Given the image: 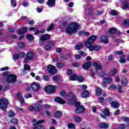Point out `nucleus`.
<instances>
[{
	"mask_svg": "<svg viewBox=\"0 0 129 129\" xmlns=\"http://www.w3.org/2000/svg\"><path fill=\"white\" fill-rule=\"evenodd\" d=\"M80 27V25L76 22H73L70 24L67 27L66 32L68 34L70 35H72L77 32V30Z\"/></svg>",
	"mask_w": 129,
	"mask_h": 129,
	"instance_id": "obj_1",
	"label": "nucleus"
},
{
	"mask_svg": "<svg viewBox=\"0 0 129 129\" xmlns=\"http://www.w3.org/2000/svg\"><path fill=\"white\" fill-rule=\"evenodd\" d=\"M66 99L69 102L71 103H74L76 101L77 98L75 95V94L73 93V92H70L69 94L66 96Z\"/></svg>",
	"mask_w": 129,
	"mask_h": 129,
	"instance_id": "obj_2",
	"label": "nucleus"
},
{
	"mask_svg": "<svg viewBox=\"0 0 129 129\" xmlns=\"http://www.w3.org/2000/svg\"><path fill=\"white\" fill-rule=\"evenodd\" d=\"M9 105V100L6 98L0 99V109H7Z\"/></svg>",
	"mask_w": 129,
	"mask_h": 129,
	"instance_id": "obj_3",
	"label": "nucleus"
},
{
	"mask_svg": "<svg viewBox=\"0 0 129 129\" xmlns=\"http://www.w3.org/2000/svg\"><path fill=\"white\" fill-rule=\"evenodd\" d=\"M51 38V36L49 34H42L39 39L40 45H44L46 41H48Z\"/></svg>",
	"mask_w": 129,
	"mask_h": 129,
	"instance_id": "obj_4",
	"label": "nucleus"
},
{
	"mask_svg": "<svg viewBox=\"0 0 129 129\" xmlns=\"http://www.w3.org/2000/svg\"><path fill=\"white\" fill-rule=\"evenodd\" d=\"M95 40H96V36L95 35H92L89 37L87 41L85 42L86 48H87V45H89V46H92V45H91V44L94 43V42H95Z\"/></svg>",
	"mask_w": 129,
	"mask_h": 129,
	"instance_id": "obj_5",
	"label": "nucleus"
},
{
	"mask_svg": "<svg viewBox=\"0 0 129 129\" xmlns=\"http://www.w3.org/2000/svg\"><path fill=\"white\" fill-rule=\"evenodd\" d=\"M87 49H89V51H91V52H92V51H98L99 50H100V46L97 45H91L89 46V45H87Z\"/></svg>",
	"mask_w": 129,
	"mask_h": 129,
	"instance_id": "obj_6",
	"label": "nucleus"
},
{
	"mask_svg": "<svg viewBox=\"0 0 129 129\" xmlns=\"http://www.w3.org/2000/svg\"><path fill=\"white\" fill-rule=\"evenodd\" d=\"M16 80L17 76L14 74L10 75L7 78V82L8 83H15Z\"/></svg>",
	"mask_w": 129,
	"mask_h": 129,
	"instance_id": "obj_7",
	"label": "nucleus"
},
{
	"mask_svg": "<svg viewBox=\"0 0 129 129\" xmlns=\"http://www.w3.org/2000/svg\"><path fill=\"white\" fill-rule=\"evenodd\" d=\"M44 90L48 93H54L56 91V87L53 86H48L45 88Z\"/></svg>",
	"mask_w": 129,
	"mask_h": 129,
	"instance_id": "obj_8",
	"label": "nucleus"
},
{
	"mask_svg": "<svg viewBox=\"0 0 129 129\" xmlns=\"http://www.w3.org/2000/svg\"><path fill=\"white\" fill-rule=\"evenodd\" d=\"M47 71L49 74H55L57 72V70H56L55 67L52 64H49L47 66Z\"/></svg>",
	"mask_w": 129,
	"mask_h": 129,
	"instance_id": "obj_9",
	"label": "nucleus"
},
{
	"mask_svg": "<svg viewBox=\"0 0 129 129\" xmlns=\"http://www.w3.org/2000/svg\"><path fill=\"white\" fill-rule=\"evenodd\" d=\"M31 88L33 91H39L40 88V84L38 83H33L31 85Z\"/></svg>",
	"mask_w": 129,
	"mask_h": 129,
	"instance_id": "obj_10",
	"label": "nucleus"
},
{
	"mask_svg": "<svg viewBox=\"0 0 129 129\" xmlns=\"http://www.w3.org/2000/svg\"><path fill=\"white\" fill-rule=\"evenodd\" d=\"M85 110V108L84 107L82 106H80L79 107H77L76 110L75 111L76 113H82L84 112Z\"/></svg>",
	"mask_w": 129,
	"mask_h": 129,
	"instance_id": "obj_11",
	"label": "nucleus"
},
{
	"mask_svg": "<svg viewBox=\"0 0 129 129\" xmlns=\"http://www.w3.org/2000/svg\"><path fill=\"white\" fill-rule=\"evenodd\" d=\"M34 56L35 54L32 51L28 52L26 55V57L28 60H32V59L34 58Z\"/></svg>",
	"mask_w": 129,
	"mask_h": 129,
	"instance_id": "obj_12",
	"label": "nucleus"
},
{
	"mask_svg": "<svg viewBox=\"0 0 129 129\" xmlns=\"http://www.w3.org/2000/svg\"><path fill=\"white\" fill-rule=\"evenodd\" d=\"M119 104L118 102L116 101H112L111 103V106L112 108H114V109H116L119 107Z\"/></svg>",
	"mask_w": 129,
	"mask_h": 129,
	"instance_id": "obj_13",
	"label": "nucleus"
},
{
	"mask_svg": "<svg viewBox=\"0 0 129 129\" xmlns=\"http://www.w3.org/2000/svg\"><path fill=\"white\" fill-rule=\"evenodd\" d=\"M128 81H127V79L125 77H123L121 80V85L122 86H126L127 84H128Z\"/></svg>",
	"mask_w": 129,
	"mask_h": 129,
	"instance_id": "obj_14",
	"label": "nucleus"
},
{
	"mask_svg": "<svg viewBox=\"0 0 129 129\" xmlns=\"http://www.w3.org/2000/svg\"><path fill=\"white\" fill-rule=\"evenodd\" d=\"M55 4L56 1H55V0H48L47 2V6L49 8H53V7H55Z\"/></svg>",
	"mask_w": 129,
	"mask_h": 129,
	"instance_id": "obj_15",
	"label": "nucleus"
},
{
	"mask_svg": "<svg viewBox=\"0 0 129 129\" xmlns=\"http://www.w3.org/2000/svg\"><path fill=\"white\" fill-rule=\"evenodd\" d=\"M100 40L102 43H104L105 44L108 43V37H107L106 35L102 36V37L100 38Z\"/></svg>",
	"mask_w": 129,
	"mask_h": 129,
	"instance_id": "obj_16",
	"label": "nucleus"
},
{
	"mask_svg": "<svg viewBox=\"0 0 129 129\" xmlns=\"http://www.w3.org/2000/svg\"><path fill=\"white\" fill-rule=\"evenodd\" d=\"M99 127L100 128H108V127H109V124L107 123H101L99 124Z\"/></svg>",
	"mask_w": 129,
	"mask_h": 129,
	"instance_id": "obj_17",
	"label": "nucleus"
},
{
	"mask_svg": "<svg viewBox=\"0 0 129 129\" xmlns=\"http://www.w3.org/2000/svg\"><path fill=\"white\" fill-rule=\"evenodd\" d=\"M27 31H28L27 27H23L21 30L18 31V33L19 35H23V34H25V33H27Z\"/></svg>",
	"mask_w": 129,
	"mask_h": 129,
	"instance_id": "obj_18",
	"label": "nucleus"
},
{
	"mask_svg": "<svg viewBox=\"0 0 129 129\" xmlns=\"http://www.w3.org/2000/svg\"><path fill=\"white\" fill-rule=\"evenodd\" d=\"M90 66H91V62H87L83 65V69H85V70H88Z\"/></svg>",
	"mask_w": 129,
	"mask_h": 129,
	"instance_id": "obj_19",
	"label": "nucleus"
},
{
	"mask_svg": "<svg viewBox=\"0 0 129 129\" xmlns=\"http://www.w3.org/2000/svg\"><path fill=\"white\" fill-rule=\"evenodd\" d=\"M55 101L56 102H57L58 103H60V104H65V101L63 100V99L60 98V97H57L55 99Z\"/></svg>",
	"mask_w": 129,
	"mask_h": 129,
	"instance_id": "obj_20",
	"label": "nucleus"
},
{
	"mask_svg": "<svg viewBox=\"0 0 129 129\" xmlns=\"http://www.w3.org/2000/svg\"><path fill=\"white\" fill-rule=\"evenodd\" d=\"M129 8V4L126 1H124L123 2V6L122 7V10H127Z\"/></svg>",
	"mask_w": 129,
	"mask_h": 129,
	"instance_id": "obj_21",
	"label": "nucleus"
},
{
	"mask_svg": "<svg viewBox=\"0 0 129 129\" xmlns=\"http://www.w3.org/2000/svg\"><path fill=\"white\" fill-rule=\"evenodd\" d=\"M17 96L19 101H20L21 103H23L24 101H25V100H24L23 97H22V95L20 94V93H18L17 94Z\"/></svg>",
	"mask_w": 129,
	"mask_h": 129,
	"instance_id": "obj_22",
	"label": "nucleus"
},
{
	"mask_svg": "<svg viewBox=\"0 0 129 129\" xmlns=\"http://www.w3.org/2000/svg\"><path fill=\"white\" fill-rule=\"evenodd\" d=\"M117 73V70L116 69H113V70H111L110 72L109 73L108 75L109 76H112L113 75H115Z\"/></svg>",
	"mask_w": 129,
	"mask_h": 129,
	"instance_id": "obj_23",
	"label": "nucleus"
},
{
	"mask_svg": "<svg viewBox=\"0 0 129 129\" xmlns=\"http://www.w3.org/2000/svg\"><path fill=\"white\" fill-rule=\"evenodd\" d=\"M30 69H31V67L29 64H24V69L23 70V73H26V70L29 71Z\"/></svg>",
	"mask_w": 129,
	"mask_h": 129,
	"instance_id": "obj_24",
	"label": "nucleus"
},
{
	"mask_svg": "<svg viewBox=\"0 0 129 129\" xmlns=\"http://www.w3.org/2000/svg\"><path fill=\"white\" fill-rule=\"evenodd\" d=\"M82 120V118L80 116H75V122H77V123H80Z\"/></svg>",
	"mask_w": 129,
	"mask_h": 129,
	"instance_id": "obj_25",
	"label": "nucleus"
},
{
	"mask_svg": "<svg viewBox=\"0 0 129 129\" xmlns=\"http://www.w3.org/2000/svg\"><path fill=\"white\" fill-rule=\"evenodd\" d=\"M41 108H42V107H41V105H40V104H35V106L34 107L35 111H40V110H41Z\"/></svg>",
	"mask_w": 129,
	"mask_h": 129,
	"instance_id": "obj_26",
	"label": "nucleus"
},
{
	"mask_svg": "<svg viewBox=\"0 0 129 129\" xmlns=\"http://www.w3.org/2000/svg\"><path fill=\"white\" fill-rule=\"evenodd\" d=\"M93 65L94 67H95L96 69H97V70H100V69H101L102 68L101 66L99 64L97 63V62H94Z\"/></svg>",
	"mask_w": 129,
	"mask_h": 129,
	"instance_id": "obj_27",
	"label": "nucleus"
},
{
	"mask_svg": "<svg viewBox=\"0 0 129 129\" xmlns=\"http://www.w3.org/2000/svg\"><path fill=\"white\" fill-rule=\"evenodd\" d=\"M29 30L30 31H34V35H38L39 33V31H38V29L35 28V27H30Z\"/></svg>",
	"mask_w": 129,
	"mask_h": 129,
	"instance_id": "obj_28",
	"label": "nucleus"
},
{
	"mask_svg": "<svg viewBox=\"0 0 129 129\" xmlns=\"http://www.w3.org/2000/svg\"><path fill=\"white\" fill-rule=\"evenodd\" d=\"M78 78V76L77 75L75 74L71 76L70 80H72V81H74L75 80H77Z\"/></svg>",
	"mask_w": 129,
	"mask_h": 129,
	"instance_id": "obj_29",
	"label": "nucleus"
},
{
	"mask_svg": "<svg viewBox=\"0 0 129 129\" xmlns=\"http://www.w3.org/2000/svg\"><path fill=\"white\" fill-rule=\"evenodd\" d=\"M82 47H83V44L79 43L75 46V49L76 50H80Z\"/></svg>",
	"mask_w": 129,
	"mask_h": 129,
	"instance_id": "obj_30",
	"label": "nucleus"
},
{
	"mask_svg": "<svg viewBox=\"0 0 129 129\" xmlns=\"http://www.w3.org/2000/svg\"><path fill=\"white\" fill-rule=\"evenodd\" d=\"M112 79L111 78H105L104 79V82L105 83H110Z\"/></svg>",
	"mask_w": 129,
	"mask_h": 129,
	"instance_id": "obj_31",
	"label": "nucleus"
},
{
	"mask_svg": "<svg viewBox=\"0 0 129 129\" xmlns=\"http://www.w3.org/2000/svg\"><path fill=\"white\" fill-rule=\"evenodd\" d=\"M62 115V112L60 111H57L55 112V116L56 118H59Z\"/></svg>",
	"mask_w": 129,
	"mask_h": 129,
	"instance_id": "obj_32",
	"label": "nucleus"
},
{
	"mask_svg": "<svg viewBox=\"0 0 129 129\" xmlns=\"http://www.w3.org/2000/svg\"><path fill=\"white\" fill-rule=\"evenodd\" d=\"M64 66H65V64L63 63H60V62H57L56 64V67L59 69H60V68H62V67H64Z\"/></svg>",
	"mask_w": 129,
	"mask_h": 129,
	"instance_id": "obj_33",
	"label": "nucleus"
},
{
	"mask_svg": "<svg viewBox=\"0 0 129 129\" xmlns=\"http://www.w3.org/2000/svg\"><path fill=\"white\" fill-rule=\"evenodd\" d=\"M88 95H89V92L88 91H85L84 92H83L82 96V97L85 98L87 97Z\"/></svg>",
	"mask_w": 129,
	"mask_h": 129,
	"instance_id": "obj_34",
	"label": "nucleus"
},
{
	"mask_svg": "<svg viewBox=\"0 0 129 129\" xmlns=\"http://www.w3.org/2000/svg\"><path fill=\"white\" fill-rule=\"evenodd\" d=\"M48 45H50V47L53 48L55 45V42L53 40H50L47 42Z\"/></svg>",
	"mask_w": 129,
	"mask_h": 129,
	"instance_id": "obj_35",
	"label": "nucleus"
},
{
	"mask_svg": "<svg viewBox=\"0 0 129 129\" xmlns=\"http://www.w3.org/2000/svg\"><path fill=\"white\" fill-rule=\"evenodd\" d=\"M101 89L100 88H98L96 89V94L97 95H100L101 94Z\"/></svg>",
	"mask_w": 129,
	"mask_h": 129,
	"instance_id": "obj_36",
	"label": "nucleus"
},
{
	"mask_svg": "<svg viewBox=\"0 0 129 129\" xmlns=\"http://www.w3.org/2000/svg\"><path fill=\"white\" fill-rule=\"evenodd\" d=\"M77 80H78L80 82H83V81H84L85 79H84V78H83V77L81 76H78V79Z\"/></svg>",
	"mask_w": 129,
	"mask_h": 129,
	"instance_id": "obj_37",
	"label": "nucleus"
},
{
	"mask_svg": "<svg viewBox=\"0 0 129 129\" xmlns=\"http://www.w3.org/2000/svg\"><path fill=\"white\" fill-rule=\"evenodd\" d=\"M52 80L53 81H59V80H60V78L59 77V76L55 75V76H53Z\"/></svg>",
	"mask_w": 129,
	"mask_h": 129,
	"instance_id": "obj_38",
	"label": "nucleus"
},
{
	"mask_svg": "<svg viewBox=\"0 0 129 129\" xmlns=\"http://www.w3.org/2000/svg\"><path fill=\"white\" fill-rule=\"evenodd\" d=\"M68 127H69V128L75 129V124L73 123H69L68 124Z\"/></svg>",
	"mask_w": 129,
	"mask_h": 129,
	"instance_id": "obj_39",
	"label": "nucleus"
},
{
	"mask_svg": "<svg viewBox=\"0 0 129 129\" xmlns=\"http://www.w3.org/2000/svg\"><path fill=\"white\" fill-rule=\"evenodd\" d=\"M103 113L105 115H107V116H108L110 115L109 113V110L108 109H105L103 111Z\"/></svg>",
	"mask_w": 129,
	"mask_h": 129,
	"instance_id": "obj_40",
	"label": "nucleus"
},
{
	"mask_svg": "<svg viewBox=\"0 0 129 129\" xmlns=\"http://www.w3.org/2000/svg\"><path fill=\"white\" fill-rule=\"evenodd\" d=\"M108 32H109V33H110V34H114V33H115V32H116V29H115V28H110L108 30Z\"/></svg>",
	"mask_w": 129,
	"mask_h": 129,
	"instance_id": "obj_41",
	"label": "nucleus"
},
{
	"mask_svg": "<svg viewBox=\"0 0 129 129\" xmlns=\"http://www.w3.org/2000/svg\"><path fill=\"white\" fill-rule=\"evenodd\" d=\"M26 37H27V39H28V40H29L30 41H32V40L34 39V36H33L31 34H28L26 36Z\"/></svg>",
	"mask_w": 129,
	"mask_h": 129,
	"instance_id": "obj_42",
	"label": "nucleus"
},
{
	"mask_svg": "<svg viewBox=\"0 0 129 129\" xmlns=\"http://www.w3.org/2000/svg\"><path fill=\"white\" fill-rule=\"evenodd\" d=\"M11 6H12L14 8L17 6V2L16 0H11Z\"/></svg>",
	"mask_w": 129,
	"mask_h": 129,
	"instance_id": "obj_43",
	"label": "nucleus"
},
{
	"mask_svg": "<svg viewBox=\"0 0 129 129\" xmlns=\"http://www.w3.org/2000/svg\"><path fill=\"white\" fill-rule=\"evenodd\" d=\"M10 122L11 123H13L15 124L18 122V119L15 118H13L10 120Z\"/></svg>",
	"mask_w": 129,
	"mask_h": 129,
	"instance_id": "obj_44",
	"label": "nucleus"
},
{
	"mask_svg": "<svg viewBox=\"0 0 129 129\" xmlns=\"http://www.w3.org/2000/svg\"><path fill=\"white\" fill-rule=\"evenodd\" d=\"M121 119H122V120H123V121H126L127 122H129V118L127 117H121Z\"/></svg>",
	"mask_w": 129,
	"mask_h": 129,
	"instance_id": "obj_45",
	"label": "nucleus"
},
{
	"mask_svg": "<svg viewBox=\"0 0 129 129\" xmlns=\"http://www.w3.org/2000/svg\"><path fill=\"white\" fill-rule=\"evenodd\" d=\"M54 29V24H52L51 26H50L47 29V31L48 32H50V31H52Z\"/></svg>",
	"mask_w": 129,
	"mask_h": 129,
	"instance_id": "obj_46",
	"label": "nucleus"
},
{
	"mask_svg": "<svg viewBox=\"0 0 129 129\" xmlns=\"http://www.w3.org/2000/svg\"><path fill=\"white\" fill-rule=\"evenodd\" d=\"M118 92L119 93H121V92H122V87L121 86V85H119L118 86V89H117Z\"/></svg>",
	"mask_w": 129,
	"mask_h": 129,
	"instance_id": "obj_47",
	"label": "nucleus"
},
{
	"mask_svg": "<svg viewBox=\"0 0 129 129\" xmlns=\"http://www.w3.org/2000/svg\"><path fill=\"white\" fill-rule=\"evenodd\" d=\"M123 25L124 26H129V20L125 19L123 22Z\"/></svg>",
	"mask_w": 129,
	"mask_h": 129,
	"instance_id": "obj_48",
	"label": "nucleus"
},
{
	"mask_svg": "<svg viewBox=\"0 0 129 129\" xmlns=\"http://www.w3.org/2000/svg\"><path fill=\"white\" fill-rule=\"evenodd\" d=\"M18 47L20 48H24V47H25V43L23 42L18 43Z\"/></svg>",
	"mask_w": 129,
	"mask_h": 129,
	"instance_id": "obj_49",
	"label": "nucleus"
},
{
	"mask_svg": "<svg viewBox=\"0 0 129 129\" xmlns=\"http://www.w3.org/2000/svg\"><path fill=\"white\" fill-rule=\"evenodd\" d=\"M45 120H39L36 123L33 124V125H37V124H39V123H43Z\"/></svg>",
	"mask_w": 129,
	"mask_h": 129,
	"instance_id": "obj_50",
	"label": "nucleus"
},
{
	"mask_svg": "<svg viewBox=\"0 0 129 129\" xmlns=\"http://www.w3.org/2000/svg\"><path fill=\"white\" fill-rule=\"evenodd\" d=\"M51 46L50 45L47 44L45 45V49L46 51H49V50H51Z\"/></svg>",
	"mask_w": 129,
	"mask_h": 129,
	"instance_id": "obj_51",
	"label": "nucleus"
},
{
	"mask_svg": "<svg viewBox=\"0 0 129 129\" xmlns=\"http://www.w3.org/2000/svg\"><path fill=\"white\" fill-rule=\"evenodd\" d=\"M43 80H44V81H49V80H50V78H49V76H43Z\"/></svg>",
	"mask_w": 129,
	"mask_h": 129,
	"instance_id": "obj_52",
	"label": "nucleus"
},
{
	"mask_svg": "<svg viewBox=\"0 0 129 129\" xmlns=\"http://www.w3.org/2000/svg\"><path fill=\"white\" fill-rule=\"evenodd\" d=\"M30 97H32V94L28 93L25 95V98H26V99L30 98Z\"/></svg>",
	"mask_w": 129,
	"mask_h": 129,
	"instance_id": "obj_53",
	"label": "nucleus"
},
{
	"mask_svg": "<svg viewBox=\"0 0 129 129\" xmlns=\"http://www.w3.org/2000/svg\"><path fill=\"white\" fill-rule=\"evenodd\" d=\"M110 14L111 16H117V13L115 11V10H112Z\"/></svg>",
	"mask_w": 129,
	"mask_h": 129,
	"instance_id": "obj_54",
	"label": "nucleus"
},
{
	"mask_svg": "<svg viewBox=\"0 0 129 129\" xmlns=\"http://www.w3.org/2000/svg\"><path fill=\"white\" fill-rule=\"evenodd\" d=\"M120 63H124V62H125V58H124V56L120 57Z\"/></svg>",
	"mask_w": 129,
	"mask_h": 129,
	"instance_id": "obj_55",
	"label": "nucleus"
},
{
	"mask_svg": "<svg viewBox=\"0 0 129 129\" xmlns=\"http://www.w3.org/2000/svg\"><path fill=\"white\" fill-rule=\"evenodd\" d=\"M33 129H44V126L37 125L34 127Z\"/></svg>",
	"mask_w": 129,
	"mask_h": 129,
	"instance_id": "obj_56",
	"label": "nucleus"
},
{
	"mask_svg": "<svg viewBox=\"0 0 129 129\" xmlns=\"http://www.w3.org/2000/svg\"><path fill=\"white\" fill-rule=\"evenodd\" d=\"M15 115V112L11 111L9 112V116L10 117H13Z\"/></svg>",
	"mask_w": 129,
	"mask_h": 129,
	"instance_id": "obj_57",
	"label": "nucleus"
},
{
	"mask_svg": "<svg viewBox=\"0 0 129 129\" xmlns=\"http://www.w3.org/2000/svg\"><path fill=\"white\" fill-rule=\"evenodd\" d=\"M6 70H9V67H5L2 68L0 69L1 71H6Z\"/></svg>",
	"mask_w": 129,
	"mask_h": 129,
	"instance_id": "obj_58",
	"label": "nucleus"
},
{
	"mask_svg": "<svg viewBox=\"0 0 129 129\" xmlns=\"http://www.w3.org/2000/svg\"><path fill=\"white\" fill-rule=\"evenodd\" d=\"M72 65L74 67H79V66H80V64L78 62L73 63H72Z\"/></svg>",
	"mask_w": 129,
	"mask_h": 129,
	"instance_id": "obj_59",
	"label": "nucleus"
},
{
	"mask_svg": "<svg viewBox=\"0 0 129 129\" xmlns=\"http://www.w3.org/2000/svg\"><path fill=\"white\" fill-rule=\"evenodd\" d=\"M44 114H46V115H47V116H50V115H51V112H50V111H49L48 110H46L44 112Z\"/></svg>",
	"mask_w": 129,
	"mask_h": 129,
	"instance_id": "obj_60",
	"label": "nucleus"
},
{
	"mask_svg": "<svg viewBox=\"0 0 129 129\" xmlns=\"http://www.w3.org/2000/svg\"><path fill=\"white\" fill-rule=\"evenodd\" d=\"M55 51H56V52L57 53H60V52L62 51V48H61V47H58V48H56V49H55Z\"/></svg>",
	"mask_w": 129,
	"mask_h": 129,
	"instance_id": "obj_61",
	"label": "nucleus"
},
{
	"mask_svg": "<svg viewBox=\"0 0 129 129\" xmlns=\"http://www.w3.org/2000/svg\"><path fill=\"white\" fill-rule=\"evenodd\" d=\"M119 109H117L114 112V115H118V114H119Z\"/></svg>",
	"mask_w": 129,
	"mask_h": 129,
	"instance_id": "obj_62",
	"label": "nucleus"
},
{
	"mask_svg": "<svg viewBox=\"0 0 129 129\" xmlns=\"http://www.w3.org/2000/svg\"><path fill=\"white\" fill-rule=\"evenodd\" d=\"M36 10L38 13H42V12L43 11V9L39 7L36 8Z\"/></svg>",
	"mask_w": 129,
	"mask_h": 129,
	"instance_id": "obj_63",
	"label": "nucleus"
},
{
	"mask_svg": "<svg viewBox=\"0 0 129 129\" xmlns=\"http://www.w3.org/2000/svg\"><path fill=\"white\" fill-rule=\"evenodd\" d=\"M111 88H112V89H116V85H115V84H111L110 86Z\"/></svg>",
	"mask_w": 129,
	"mask_h": 129,
	"instance_id": "obj_64",
	"label": "nucleus"
}]
</instances>
